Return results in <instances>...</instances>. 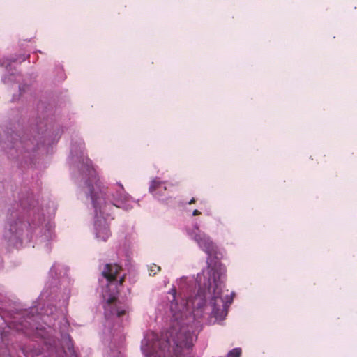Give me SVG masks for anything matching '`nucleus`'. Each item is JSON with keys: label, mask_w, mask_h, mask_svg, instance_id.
I'll return each mask as SVG.
<instances>
[{"label": "nucleus", "mask_w": 357, "mask_h": 357, "mask_svg": "<svg viewBox=\"0 0 357 357\" xmlns=\"http://www.w3.org/2000/svg\"><path fill=\"white\" fill-rule=\"evenodd\" d=\"M213 296L210 302L212 310L211 314L217 320L223 319L227 314L228 304L224 301L222 297V289L223 286V282L221 280L220 275H218V278H216L215 274H213Z\"/></svg>", "instance_id": "3"}, {"label": "nucleus", "mask_w": 357, "mask_h": 357, "mask_svg": "<svg viewBox=\"0 0 357 357\" xmlns=\"http://www.w3.org/2000/svg\"><path fill=\"white\" fill-rule=\"evenodd\" d=\"M124 281H125V275H123L122 277L120 278V279L119 280V284L122 285L123 283L124 282Z\"/></svg>", "instance_id": "12"}, {"label": "nucleus", "mask_w": 357, "mask_h": 357, "mask_svg": "<svg viewBox=\"0 0 357 357\" xmlns=\"http://www.w3.org/2000/svg\"><path fill=\"white\" fill-rule=\"evenodd\" d=\"M201 214V212L199 211L197 209H195L192 212V215L197 216Z\"/></svg>", "instance_id": "13"}, {"label": "nucleus", "mask_w": 357, "mask_h": 357, "mask_svg": "<svg viewBox=\"0 0 357 357\" xmlns=\"http://www.w3.org/2000/svg\"><path fill=\"white\" fill-rule=\"evenodd\" d=\"M104 307L106 313H109L112 315L116 314L118 317L126 314V310L117 305V298L115 296L108 298Z\"/></svg>", "instance_id": "6"}, {"label": "nucleus", "mask_w": 357, "mask_h": 357, "mask_svg": "<svg viewBox=\"0 0 357 357\" xmlns=\"http://www.w3.org/2000/svg\"><path fill=\"white\" fill-rule=\"evenodd\" d=\"M119 185L121 187V190L124 191V188H123V185L121 184H120V183L119 184Z\"/></svg>", "instance_id": "16"}, {"label": "nucleus", "mask_w": 357, "mask_h": 357, "mask_svg": "<svg viewBox=\"0 0 357 357\" xmlns=\"http://www.w3.org/2000/svg\"><path fill=\"white\" fill-rule=\"evenodd\" d=\"M26 227V224L21 220L12 222L9 224L8 234H6V236L9 241L19 239L22 236Z\"/></svg>", "instance_id": "4"}, {"label": "nucleus", "mask_w": 357, "mask_h": 357, "mask_svg": "<svg viewBox=\"0 0 357 357\" xmlns=\"http://www.w3.org/2000/svg\"><path fill=\"white\" fill-rule=\"evenodd\" d=\"M164 184L165 183L161 182L158 178L153 179L149 187L150 192L156 197L165 195L163 191H166L167 188Z\"/></svg>", "instance_id": "8"}, {"label": "nucleus", "mask_w": 357, "mask_h": 357, "mask_svg": "<svg viewBox=\"0 0 357 357\" xmlns=\"http://www.w3.org/2000/svg\"><path fill=\"white\" fill-rule=\"evenodd\" d=\"M241 354V349L239 348H235L228 354L227 357H240Z\"/></svg>", "instance_id": "11"}, {"label": "nucleus", "mask_w": 357, "mask_h": 357, "mask_svg": "<svg viewBox=\"0 0 357 357\" xmlns=\"http://www.w3.org/2000/svg\"><path fill=\"white\" fill-rule=\"evenodd\" d=\"M171 291H172V294H173L174 297H175V294H176V289H172Z\"/></svg>", "instance_id": "15"}, {"label": "nucleus", "mask_w": 357, "mask_h": 357, "mask_svg": "<svg viewBox=\"0 0 357 357\" xmlns=\"http://www.w3.org/2000/svg\"><path fill=\"white\" fill-rule=\"evenodd\" d=\"M113 204H114V206H116V207H119V208H120V207H121L119 205H118V204H116V203H114Z\"/></svg>", "instance_id": "17"}, {"label": "nucleus", "mask_w": 357, "mask_h": 357, "mask_svg": "<svg viewBox=\"0 0 357 357\" xmlns=\"http://www.w3.org/2000/svg\"><path fill=\"white\" fill-rule=\"evenodd\" d=\"M84 169L89 175V181H86L89 190L90 191L91 198L96 211L99 210L102 213V209L108 201L112 202L116 201L123 203L128 200V196L120 194L118 197H113L110 199L108 195V188L102 185L98 178L97 173L92 165L91 161L87 158Z\"/></svg>", "instance_id": "2"}, {"label": "nucleus", "mask_w": 357, "mask_h": 357, "mask_svg": "<svg viewBox=\"0 0 357 357\" xmlns=\"http://www.w3.org/2000/svg\"><path fill=\"white\" fill-rule=\"evenodd\" d=\"M96 229V237L101 241H107L111 235L109 228L106 225L102 226L97 225Z\"/></svg>", "instance_id": "9"}, {"label": "nucleus", "mask_w": 357, "mask_h": 357, "mask_svg": "<svg viewBox=\"0 0 357 357\" xmlns=\"http://www.w3.org/2000/svg\"><path fill=\"white\" fill-rule=\"evenodd\" d=\"M197 299H198V297H195V300H194V301H193V305L195 304V302Z\"/></svg>", "instance_id": "18"}, {"label": "nucleus", "mask_w": 357, "mask_h": 357, "mask_svg": "<svg viewBox=\"0 0 357 357\" xmlns=\"http://www.w3.org/2000/svg\"><path fill=\"white\" fill-rule=\"evenodd\" d=\"M199 326L197 321L192 325L174 321L162 338L153 335L145 339L142 349L146 357H181L192 347L199 332L195 328Z\"/></svg>", "instance_id": "1"}, {"label": "nucleus", "mask_w": 357, "mask_h": 357, "mask_svg": "<svg viewBox=\"0 0 357 357\" xmlns=\"http://www.w3.org/2000/svg\"><path fill=\"white\" fill-rule=\"evenodd\" d=\"M121 269V266L116 264H107L104 267L102 275L109 282H112L116 280V275Z\"/></svg>", "instance_id": "7"}, {"label": "nucleus", "mask_w": 357, "mask_h": 357, "mask_svg": "<svg viewBox=\"0 0 357 357\" xmlns=\"http://www.w3.org/2000/svg\"><path fill=\"white\" fill-rule=\"evenodd\" d=\"M161 270L160 267L157 266L156 264H152L149 267V275H155L157 273H158Z\"/></svg>", "instance_id": "10"}, {"label": "nucleus", "mask_w": 357, "mask_h": 357, "mask_svg": "<svg viewBox=\"0 0 357 357\" xmlns=\"http://www.w3.org/2000/svg\"><path fill=\"white\" fill-rule=\"evenodd\" d=\"M193 238L205 252L211 255L215 251V244L210 237L205 234L200 232L195 234Z\"/></svg>", "instance_id": "5"}, {"label": "nucleus", "mask_w": 357, "mask_h": 357, "mask_svg": "<svg viewBox=\"0 0 357 357\" xmlns=\"http://www.w3.org/2000/svg\"><path fill=\"white\" fill-rule=\"evenodd\" d=\"M196 202L195 199V198H192L190 199V201L188 202L189 204H195Z\"/></svg>", "instance_id": "14"}]
</instances>
